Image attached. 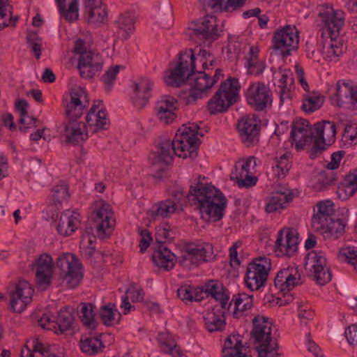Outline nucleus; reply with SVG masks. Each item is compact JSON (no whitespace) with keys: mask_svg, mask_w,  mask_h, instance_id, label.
Segmentation results:
<instances>
[{"mask_svg":"<svg viewBox=\"0 0 357 357\" xmlns=\"http://www.w3.org/2000/svg\"><path fill=\"white\" fill-rule=\"evenodd\" d=\"M199 127L192 123L183 124L179 128L172 141L165 139L161 141L157 150L149 155V161L153 167H157L159 171L170 165L176 155L179 158L195 159L197 156V150L201 144L198 135Z\"/></svg>","mask_w":357,"mask_h":357,"instance_id":"obj_1","label":"nucleus"},{"mask_svg":"<svg viewBox=\"0 0 357 357\" xmlns=\"http://www.w3.org/2000/svg\"><path fill=\"white\" fill-rule=\"evenodd\" d=\"M68 190L69 188L68 184L63 181L54 185L52 189V197L54 204L56 205H60L63 202L67 201L70 197Z\"/></svg>","mask_w":357,"mask_h":357,"instance_id":"obj_45","label":"nucleus"},{"mask_svg":"<svg viewBox=\"0 0 357 357\" xmlns=\"http://www.w3.org/2000/svg\"><path fill=\"white\" fill-rule=\"evenodd\" d=\"M294 194L289 192L287 194L277 193L271 197L268 203L266 205L267 213L280 212L287 206V204L293 199Z\"/></svg>","mask_w":357,"mask_h":357,"instance_id":"obj_38","label":"nucleus"},{"mask_svg":"<svg viewBox=\"0 0 357 357\" xmlns=\"http://www.w3.org/2000/svg\"><path fill=\"white\" fill-rule=\"evenodd\" d=\"M271 268V260L266 257H259L250 262L246 271L245 282L252 291H257L264 286Z\"/></svg>","mask_w":357,"mask_h":357,"instance_id":"obj_10","label":"nucleus"},{"mask_svg":"<svg viewBox=\"0 0 357 357\" xmlns=\"http://www.w3.org/2000/svg\"><path fill=\"white\" fill-rule=\"evenodd\" d=\"M121 66L116 65L109 68L101 77L102 82L105 84L107 91H110L112 89L113 85L116 80V76L119 72Z\"/></svg>","mask_w":357,"mask_h":357,"instance_id":"obj_48","label":"nucleus"},{"mask_svg":"<svg viewBox=\"0 0 357 357\" xmlns=\"http://www.w3.org/2000/svg\"><path fill=\"white\" fill-rule=\"evenodd\" d=\"M34 289L28 281L20 280L11 293L10 305L14 312H22L32 301Z\"/></svg>","mask_w":357,"mask_h":357,"instance_id":"obj_20","label":"nucleus"},{"mask_svg":"<svg viewBox=\"0 0 357 357\" xmlns=\"http://www.w3.org/2000/svg\"><path fill=\"white\" fill-rule=\"evenodd\" d=\"M252 174H244L243 177H241V174L236 176V181L240 188H250L256 185L258 178Z\"/></svg>","mask_w":357,"mask_h":357,"instance_id":"obj_56","label":"nucleus"},{"mask_svg":"<svg viewBox=\"0 0 357 357\" xmlns=\"http://www.w3.org/2000/svg\"><path fill=\"white\" fill-rule=\"evenodd\" d=\"M213 248L211 244L188 243L184 247V254L181 264L184 266H197L203 262L210 261L213 258Z\"/></svg>","mask_w":357,"mask_h":357,"instance_id":"obj_11","label":"nucleus"},{"mask_svg":"<svg viewBox=\"0 0 357 357\" xmlns=\"http://www.w3.org/2000/svg\"><path fill=\"white\" fill-rule=\"evenodd\" d=\"M21 357H59L52 354L50 347L41 342L37 339L28 341L21 351Z\"/></svg>","mask_w":357,"mask_h":357,"instance_id":"obj_30","label":"nucleus"},{"mask_svg":"<svg viewBox=\"0 0 357 357\" xmlns=\"http://www.w3.org/2000/svg\"><path fill=\"white\" fill-rule=\"evenodd\" d=\"M32 265L36 267V284L42 289H47L51 284V278L53 273L52 257L46 254L42 255Z\"/></svg>","mask_w":357,"mask_h":357,"instance_id":"obj_22","label":"nucleus"},{"mask_svg":"<svg viewBox=\"0 0 357 357\" xmlns=\"http://www.w3.org/2000/svg\"><path fill=\"white\" fill-rule=\"evenodd\" d=\"M342 256L345 257L346 261L354 266L357 271V249L355 247H347L340 250Z\"/></svg>","mask_w":357,"mask_h":357,"instance_id":"obj_55","label":"nucleus"},{"mask_svg":"<svg viewBox=\"0 0 357 357\" xmlns=\"http://www.w3.org/2000/svg\"><path fill=\"white\" fill-rule=\"evenodd\" d=\"M295 26L287 25L277 30L273 36L272 49L283 58L291 54L292 50L298 48L299 37Z\"/></svg>","mask_w":357,"mask_h":357,"instance_id":"obj_9","label":"nucleus"},{"mask_svg":"<svg viewBox=\"0 0 357 357\" xmlns=\"http://www.w3.org/2000/svg\"><path fill=\"white\" fill-rule=\"evenodd\" d=\"M253 296L248 295L245 293L238 294L233 296L231 301L229 303L227 307V310L229 309L234 303V307L233 311V316L234 318H239L241 316V313L247 310L250 309L253 305Z\"/></svg>","mask_w":357,"mask_h":357,"instance_id":"obj_34","label":"nucleus"},{"mask_svg":"<svg viewBox=\"0 0 357 357\" xmlns=\"http://www.w3.org/2000/svg\"><path fill=\"white\" fill-rule=\"evenodd\" d=\"M245 98L248 104L255 111L261 112L272 104V92L263 82L252 83L248 87Z\"/></svg>","mask_w":357,"mask_h":357,"instance_id":"obj_12","label":"nucleus"},{"mask_svg":"<svg viewBox=\"0 0 357 357\" xmlns=\"http://www.w3.org/2000/svg\"><path fill=\"white\" fill-rule=\"evenodd\" d=\"M251 337L254 339L258 356L271 349H278L277 338L272 335L273 324L268 317L257 315L252 319Z\"/></svg>","mask_w":357,"mask_h":357,"instance_id":"obj_6","label":"nucleus"},{"mask_svg":"<svg viewBox=\"0 0 357 357\" xmlns=\"http://www.w3.org/2000/svg\"><path fill=\"white\" fill-rule=\"evenodd\" d=\"M279 70L281 73V77L278 80V86H282L284 84L285 86H291L294 83L293 73L291 71V70H282L281 68H280Z\"/></svg>","mask_w":357,"mask_h":357,"instance_id":"obj_63","label":"nucleus"},{"mask_svg":"<svg viewBox=\"0 0 357 357\" xmlns=\"http://www.w3.org/2000/svg\"><path fill=\"white\" fill-rule=\"evenodd\" d=\"M337 174L333 171L327 170L322 171L319 176L318 183L321 188H326L330 185H332L337 181Z\"/></svg>","mask_w":357,"mask_h":357,"instance_id":"obj_52","label":"nucleus"},{"mask_svg":"<svg viewBox=\"0 0 357 357\" xmlns=\"http://www.w3.org/2000/svg\"><path fill=\"white\" fill-rule=\"evenodd\" d=\"M174 201L166 199L159 202L151 207L148 211V215L155 220L158 218H167L176 211Z\"/></svg>","mask_w":357,"mask_h":357,"instance_id":"obj_36","label":"nucleus"},{"mask_svg":"<svg viewBox=\"0 0 357 357\" xmlns=\"http://www.w3.org/2000/svg\"><path fill=\"white\" fill-rule=\"evenodd\" d=\"M61 17L69 22L78 20V0H56Z\"/></svg>","mask_w":357,"mask_h":357,"instance_id":"obj_33","label":"nucleus"},{"mask_svg":"<svg viewBox=\"0 0 357 357\" xmlns=\"http://www.w3.org/2000/svg\"><path fill=\"white\" fill-rule=\"evenodd\" d=\"M312 146L308 150L307 153L310 159L314 160L325 149V141H319L312 139Z\"/></svg>","mask_w":357,"mask_h":357,"instance_id":"obj_60","label":"nucleus"},{"mask_svg":"<svg viewBox=\"0 0 357 357\" xmlns=\"http://www.w3.org/2000/svg\"><path fill=\"white\" fill-rule=\"evenodd\" d=\"M218 26L216 17L206 15L198 22H192L190 29L196 38L211 44L220 37V32H222Z\"/></svg>","mask_w":357,"mask_h":357,"instance_id":"obj_13","label":"nucleus"},{"mask_svg":"<svg viewBox=\"0 0 357 357\" xmlns=\"http://www.w3.org/2000/svg\"><path fill=\"white\" fill-rule=\"evenodd\" d=\"M86 122L89 126L94 127V132L108 128L109 121L102 100L93 101V104L86 116Z\"/></svg>","mask_w":357,"mask_h":357,"instance_id":"obj_21","label":"nucleus"},{"mask_svg":"<svg viewBox=\"0 0 357 357\" xmlns=\"http://www.w3.org/2000/svg\"><path fill=\"white\" fill-rule=\"evenodd\" d=\"M118 28L123 32L122 37L128 40L135 30V14L131 11L122 13L116 21Z\"/></svg>","mask_w":357,"mask_h":357,"instance_id":"obj_39","label":"nucleus"},{"mask_svg":"<svg viewBox=\"0 0 357 357\" xmlns=\"http://www.w3.org/2000/svg\"><path fill=\"white\" fill-rule=\"evenodd\" d=\"M105 347L102 340L97 337L82 335L80 340L81 350L89 355L93 356L102 351Z\"/></svg>","mask_w":357,"mask_h":357,"instance_id":"obj_40","label":"nucleus"},{"mask_svg":"<svg viewBox=\"0 0 357 357\" xmlns=\"http://www.w3.org/2000/svg\"><path fill=\"white\" fill-rule=\"evenodd\" d=\"M192 290L190 285H183L177 289V296L183 301L192 302Z\"/></svg>","mask_w":357,"mask_h":357,"instance_id":"obj_61","label":"nucleus"},{"mask_svg":"<svg viewBox=\"0 0 357 357\" xmlns=\"http://www.w3.org/2000/svg\"><path fill=\"white\" fill-rule=\"evenodd\" d=\"M74 321L72 312L68 310H61L56 317L54 325L63 333L71 328Z\"/></svg>","mask_w":357,"mask_h":357,"instance_id":"obj_44","label":"nucleus"},{"mask_svg":"<svg viewBox=\"0 0 357 357\" xmlns=\"http://www.w3.org/2000/svg\"><path fill=\"white\" fill-rule=\"evenodd\" d=\"M194 52H181L176 66L169 70V75L165 82L170 86H181L185 82L191 85L189 96L186 98V105H190L197 100L207 96L213 86H211V76L204 70L197 71Z\"/></svg>","mask_w":357,"mask_h":357,"instance_id":"obj_2","label":"nucleus"},{"mask_svg":"<svg viewBox=\"0 0 357 357\" xmlns=\"http://www.w3.org/2000/svg\"><path fill=\"white\" fill-rule=\"evenodd\" d=\"M335 89L336 101L340 107L357 109V84L351 80H339Z\"/></svg>","mask_w":357,"mask_h":357,"instance_id":"obj_18","label":"nucleus"},{"mask_svg":"<svg viewBox=\"0 0 357 357\" xmlns=\"http://www.w3.org/2000/svg\"><path fill=\"white\" fill-rule=\"evenodd\" d=\"M237 128L242 142L247 147L252 146L259 142L261 127L255 119L251 118L242 119L238 122Z\"/></svg>","mask_w":357,"mask_h":357,"instance_id":"obj_24","label":"nucleus"},{"mask_svg":"<svg viewBox=\"0 0 357 357\" xmlns=\"http://www.w3.org/2000/svg\"><path fill=\"white\" fill-rule=\"evenodd\" d=\"M225 313V310L219 309L217 306L206 313L204 320L208 332L222 331L225 329L226 326Z\"/></svg>","mask_w":357,"mask_h":357,"instance_id":"obj_29","label":"nucleus"},{"mask_svg":"<svg viewBox=\"0 0 357 357\" xmlns=\"http://www.w3.org/2000/svg\"><path fill=\"white\" fill-rule=\"evenodd\" d=\"M243 347L242 340L239 335L229 336L226 339L222 348L223 356L234 353L238 354V351H241Z\"/></svg>","mask_w":357,"mask_h":357,"instance_id":"obj_46","label":"nucleus"},{"mask_svg":"<svg viewBox=\"0 0 357 357\" xmlns=\"http://www.w3.org/2000/svg\"><path fill=\"white\" fill-rule=\"evenodd\" d=\"M85 91L80 88L73 89L70 93V100H63L66 118H80L83 111L88 107L89 101L86 100Z\"/></svg>","mask_w":357,"mask_h":357,"instance_id":"obj_14","label":"nucleus"},{"mask_svg":"<svg viewBox=\"0 0 357 357\" xmlns=\"http://www.w3.org/2000/svg\"><path fill=\"white\" fill-rule=\"evenodd\" d=\"M245 4V0H208L207 3L214 12L220 13H231L242 8Z\"/></svg>","mask_w":357,"mask_h":357,"instance_id":"obj_37","label":"nucleus"},{"mask_svg":"<svg viewBox=\"0 0 357 357\" xmlns=\"http://www.w3.org/2000/svg\"><path fill=\"white\" fill-rule=\"evenodd\" d=\"M317 206V212L313 215L312 226L315 230H319L324 224L334 218L335 210L331 200L321 201L318 202Z\"/></svg>","mask_w":357,"mask_h":357,"instance_id":"obj_28","label":"nucleus"},{"mask_svg":"<svg viewBox=\"0 0 357 357\" xmlns=\"http://www.w3.org/2000/svg\"><path fill=\"white\" fill-rule=\"evenodd\" d=\"M100 317L104 325L111 326L114 324L115 321L119 324L121 314L115 307L114 304L109 303L101 306Z\"/></svg>","mask_w":357,"mask_h":357,"instance_id":"obj_41","label":"nucleus"},{"mask_svg":"<svg viewBox=\"0 0 357 357\" xmlns=\"http://www.w3.org/2000/svg\"><path fill=\"white\" fill-rule=\"evenodd\" d=\"M78 215L79 214L71 213L69 211L62 213L56 226L58 233L64 236L71 235L75 231L77 225L79 224Z\"/></svg>","mask_w":357,"mask_h":357,"instance_id":"obj_32","label":"nucleus"},{"mask_svg":"<svg viewBox=\"0 0 357 357\" xmlns=\"http://www.w3.org/2000/svg\"><path fill=\"white\" fill-rule=\"evenodd\" d=\"M303 282L301 273L296 267H288L281 269L276 275L274 284L280 292L283 293V298H278L277 304L280 306L290 303L294 298L289 293L295 287Z\"/></svg>","mask_w":357,"mask_h":357,"instance_id":"obj_8","label":"nucleus"},{"mask_svg":"<svg viewBox=\"0 0 357 357\" xmlns=\"http://www.w3.org/2000/svg\"><path fill=\"white\" fill-rule=\"evenodd\" d=\"M309 257L312 260V271L314 280L319 285H325L332 278V274L327 266V260L322 251H312L309 253Z\"/></svg>","mask_w":357,"mask_h":357,"instance_id":"obj_19","label":"nucleus"},{"mask_svg":"<svg viewBox=\"0 0 357 357\" xmlns=\"http://www.w3.org/2000/svg\"><path fill=\"white\" fill-rule=\"evenodd\" d=\"M323 103L324 100L319 96L306 95L303 97L302 109L306 113H312L319 109Z\"/></svg>","mask_w":357,"mask_h":357,"instance_id":"obj_47","label":"nucleus"},{"mask_svg":"<svg viewBox=\"0 0 357 357\" xmlns=\"http://www.w3.org/2000/svg\"><path fill=\"white\" fill-rule=\"evenodd\" d=\"M346 222L340 218H333L319 229L326 239L336 240L345 232Z\"/></svg>","mask_w":357,"mask_h":357,"instance_id":"obj_31","label":"nucleus"},{"mask_svg":"<svg viewBox=\"0 0 357 357\" xmlns=\"http://www.w3.org/2000/svg\"><path fill=\"white\" fill-rule=\"evenodd\" d=\"M93 220L96 227L100 234H105L106 229L112 227L113 212L111 206L106 202H101L98 208L93 212Z\"/></svg>","mask_w":357,"mask_h":357,"instance_id":"obj_27","label":"nucleus"},{"mask_svg":"<svg viewBox=\"0 0 357 357\" xmlns=\"http://www.w3.org/2000/svg\"><path fill=\"white\" fill-rule=\"evenodd\" d=\"M153 82L147 77H140L133 82L132 103L137 109L143 108L151 96Z\"/></svg>","mask_w":357,"mask_h":357,"instance_id":"obj_23","label":"nucleus"},{"mask_svg":"<svg viewBox=\"0 0 357 357\" xmlns=\"http://www.w3.org/2000/svg\"><path fill=\"white\" fill-rule=\"evenodd\" d=\"M291 153L287 152L276 160V167L285 175L291 169Z\"/></svg>","mask_w":357,"mask_h":357,"instance_id":"obj_54","label":"nucleus"},{"mask_svg":"<svg viewBox=\"0 0 357 357\" xmlns=\"http://www.w3.org/2000/svg\"><path fill=\"white\" fill-rule=\"evenodd\" d=\"M66 119L67 121L63 123V135L66 137V142L68 144L76 145L86 141L88 139V134L82 131V126H85L84 123L78 121L79 118Z\"/></svg>","mask_w":357,"mask_h":357,"instance_id":"obj_25","label":"nucleus"},{"mask_svg":"<svg viewBox=\"0 0 357 357\" xmlns=\"http://www.w3.org/2000/svg\"><path fill=\"white\" fill-rule=\"evenodd\" d=\"M27 43L31 51L34 53L36 59H40L41 56L42 40L37 33L29 32L26 36Z\"/></svg>","mask_w":357,"mask_h":357,"instance_id":"obj_49","label":"nucleus"},{"mask_svg":"<svg viewBox=\"0 0 357 357\" xmlns=\"http://www.w3.org/2000/svg\"><path fill=\"white\" fill-rule=\"evenodd\" d=\"M153 249L151 257L155 265L166 271L172 269L176 261V256L165 243L157 244L153 246Z\"/></svg>","mask_w":357,"mask_h":357,"instance_id":"obj_26","label":"nucleus"},{"mask_svg":"<svg viewBox=\"0 0 357 357\" xmlns=\"http://www.w3.org/2000/svg\"><path fill=\"white\" fill-rule=\"evenodd\" d=\"M132 302H141L144 299V292L143 289H137L134 284H132L127 289L126 294Z\"/></svg>","mask_w":357,"mask_h":357,"instance_id":"obj_59","label":"nucleus"},{"mask_svg":"<svg viewBox=\"0 0 357 357\" xmlns=\"http://www.w3.org/2000/svg\"><path fill=\"white\" fill-rule=\"evenodd\" d=\"M95 306L90 303H81L78 311L79 317L84 326L89 328L94 329L96 327L95 314L93 310Z\"/></svg>","mask_w":357,"mask_h":357,"instance_id":"obj_42","label":"nucleus"},{"mask_svg":"<svg viewBox=\"0 0 357 357\" xmlns=\"http://www.w3.org/2000/svg\"><path fill=\"white\" fill-rule=\"evenodd\" d=\"M201 176L190 186V190L185 193L183 188L173 192L172 201L176 204L192 197V200L197 202L202 218L207 222H218L224 216L227 205V199L222 192L215 186L204 183L200 180Z\"/></svg>","mask_w":357,"mask_h":357,"instance_id":"obj_3","label":"nucleus"},{"mask_svg":"<svg viewBox=\"0 0 357 357\" xmlns=\"http://www.w3.org/2000/svg\"><path fill=\"white\" fill-rule=\"evenodd\" d=\"M357 191V184L348 175H345L343 181L337 187V193L340 199L347 200Z\"/></svg>","mask_w":357,"mask_h":357,"instance_id":"obj_43","label":"nucleus"},{"mask_svg":"<svg viewBox=\"0 0 357 357\" xmlns=\"http://www.w3.org/2000/svg\"><path fill=\"white\" fill-rule=\"evenodd\" d=\"M212 297L220 301V306L218 307L219 309L225 310L229 300V293L227 288L224 287L223 290L217 291Z\"/></svg>","mask_w":357,"mask_h":357,"instance_id":"obj_62","label":"nucleus"},{"mask_svg":"<svg viewBox=\"0 0 357 357\" xmlns=\"http://www.w3.org/2000/svg\"><path fill=\"white\" fill-rule=\"evenodd\" d=\"M245 66L248 68L249 73L255 75L261 74L266 68L265 63L263 61L259 60L252 62H246Z\"/></svg>","mask_w":357,"mask_h":357,"instance_id":"obj_58","label":"nucleus"},{"mask_svg":"<svg viewBox=\"0 0 357 357\" xmlns=\"http://www.w3.org/2000/svg\"><path fill=\"white\" fill-rule=\"evenodd\" d=\"M197 57L202 63L204 70H208L216 66V61L213 54L206 50L199 49Z\"/></svg>","mask_w":357,"mask_h":357,"instance_id":"obj_50","label":"nucleus"},{"mask_svg":"<svg viewBox=\"0 0 357 357\" xmlns=\"http://www.w3.org/2000/svg\"><path fill=\"white\" fill-rule=\"evenodd\" d=\"M56 266L61 270L57 281L59 286L74 289L79 284L83 275L80 271L81 264L74 255L66 253L60 255L56 259Z\"/></svg>","mask_w":357,"mask_h":357,"instance_id":"obj_7","label":"nucleus"},{"mask_svg":"<svg viewBox=\"0 0 357 357\" xmlns=\"http://www.w3.org/2000/svg\"><path fill=\"white\" fill-rule=\"evenodd\" d=\"M157 340L161 350L164 353L176 342L173 336L167 331L159 332Z\"/></svg>","mask_w":357,"mask_h":357,"instance_id":"obj_53","label":"nucleus"},{"mask_svg":"<svg viewBox=\"0 0 357 357\" xmlns=\"http://www.w3.org/2000/svg\"><path fill=\"white\" fill-rule=\"evenodd\" d=\"M86 21L89 25L98 27L104 24L107 19V12L102 4L84 9Z\"/></svg>","mask_w":357,"mask_h":357,"instance_id":"obj_35","label":"nucleus"},{"mask_svg":"<svg viewBox=\"0 0 357 357\" xmlns=\"http://www.w3.org/2000/svg\"><path fill=\"white\" fill-rule=\"evenodd\" d=\"M344 335L349 344H357V324L349 326L345 330Z\"/></svg>","mask_w":357,"mask_h":357,"instance_id":"obj_64","label":"nucleus"},{"mask_svg":"<svg viewBox=\"0 0 357 357\" xmlns=\"http://www.w3.org/2000/svg\"><path fill=\"white\" fill-rule=\"evenodd\" d=\"M319 16L321 21L322 35L330 38L329 41H326L328 53L339 56L342 52V47L337 45L336 38L344 25L343 13L334 10L332 8H326L319 12Z\"/></svg>","mask_w":357,"mask_h":357,"instance_id":"obj_4","label":"nucleus"},{"mask_svg":"<svg viewBox=\"0 0 357 357\" xmlns=\"http://www.w3.org/2000/svg\"><path fill=\"white\" fill-rule=\"evenodd\" d=\"M314 137V132L307 120L305 119H296L293 122L290 134L292 143L295 142V148L297 151H302L305 145L310 144Z\"/></svg>","mask_w":357,"mask_h":357,"instance_id":"obj_16","label":"nucleus"},{"mask_svg":"<svg viewBox=\"0 0 357 357\" xmlns=\"http://www.w3.org/2000/svg\"><path fill=\"white\" fill-rule=\"evenodd\" d=\"M176 109L164 110L162 107L159 111L155 112L157 118L160 122L169 124L173 122L176 115L175 111Z\"/></svg>","mask_w":357,"mask_h":357,"instance_id":"obj_57","label":"nucleus"},{"mask_svg":"<svg viewBox=\"0 0 357 357\" xmlns=\"http://www.w3.org/2000/svg\"><path fill=\"white\" fill-rule=\"evenodd\" d=\"M298 233L292 229L280 230L277 234L274 251L278 256H292L298 249Z\"/></svg>","mask_w":357,"mask_h":357,"instance_id":"obj_17","label":"nucleus"},{"mask_svg":"<svg viewBox=\"0 0 357 357\" xmlns=\"http://www.w3.org/2000/svg\"><path fill=\"white\" fill-rule=\"evenodd\" d=\"M178 101L171 96H163L155 104V112L159 111L162 107L164 110L177 109Z\"/></svg>","mask_w":357,"mask_h":357,"instance_id":"obj_51","label":"nucleus"},{"mask_svg":"<svg viewBox=\"0 0 357 357\" xmlns=\"http://www.w3.org/2000/svg\"><path fill=\"white\" fill-rule=\"evenodd\" d=\"M103 60L101 55L91 50L79 56L77 68L82 78L91 79L102 69Z\"/></svg>","mask_w":357,"mask_h":357,"instance_id":"obj_15","label":"nucleus"},{"mask_svg":"<svg viewBox=\"0 0 357 357\" xmlns=\"http://www.w3.org/2000/svg\"><path fill=\"white\" fill-rule=\"evenodd\" d=\"M239 89L240 84L238 79L233 77L227 79L208 101L207 107L209 113L215 115L218 113L226 112L236 102Z\"/></svg>","mask_w":357,"mask_h":357,"instance_id":"obj_5","label":"nucleus"}]
</instances>
